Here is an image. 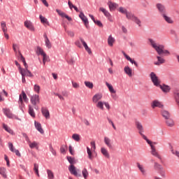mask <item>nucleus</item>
I'll use <instances>...</instances> for the list:
<instances>
[{"instance_id":"obj_1","label":"nucleus","mask_w":179,"mask_h":179,"mask_svg":"<svg viewBox=\"0 0 179 179\" xmlns=\"http://www.w3.org/2000/svg\"><path fill=\"white\" fill-rule=\"evenodd\" d=\"M135 126H136V130H137L138 134H140L141 136V137L145 141V142H147L148 144L150 145V148H151V151H150L151 155L152 156L157 157V159H159L160 160H162V156L160 155H159L155 146L152 145V141H150L148 138V137L145 134H143V133H145V128L143 127L142 123L139 121H136Z\"/></svg>"},{"instance_id":"obj_2","label":"nucleus","mask_w":179,"mask_h":179,"mask_svg":"<svg viewBox=\"0 0 179 179\" xmlns=\"http://www.w3.org/2000/svg\"><path fill=\"white\" fill-rule=\"evenodd\" d=\"M148 43L152 47V48L155 50L158 55H162V54H164L165 56H169L171 55L169 50H164V45L158 43L157 41L152 38H148Z\"/></svg>"},{"instance_id":"obj_3","label":"nucleus","mask_w":179,"mask_h":179,"mask_svg":"<svg viewBox=\"0 0 179 179\" xmlns=\"http://www.w3.org/2000/svg\"><path fill=\"white\" fill-rule=\"evenodd\" d=\"M150 78L153 83V85L155 87L159 86L161 84V80L158 78L157 75L155 74V72H151L150 74Z\"/></svg>"},{"instance_id":"obj_4","label":"nucleus","mask_w":179,"mask_h":179,"mask_svg":"<svg viewBox=\"0 0 179 179\" xmlns=\"http://www.w3.org/2000/svg\"><path fill=\"white\" fill-rule=\"evenodd\" d=\"M23 100L24 102H28V101H29L27 94L24 91H22V94L19 95L18 104H19L20 107L23 106Z\"/></svg>"},{"instance_id":"obj_5","label":"nucleus","mask_w":179,"mask_h":179,"mask_svg":"<svg viewBox=\"0 0 179 179\" xmlns=\"http://www.w3.org/2000/svg\"><path fill=\"white\" fill-rule=\"evenodd\" d=\"M31 102L32 105L34 106L35 110H38V106H36V104H38L40 103L39 96L37 94L33 95L31 98Z\"/></svg>"},{"instance_id":"obj_6","label":"nucleus","mask_w":179,"mask_h":179,"mask_svg":"<svg viewBox=\"0 0 179 179\" xmlns=\"http://www.w3.org/2000/svg\"><path fill=\"white\" fill-rule=\"evenodd\" d=\"M19 73H21L22 76H24V77L27 76L32 78L34 76L28 69H22L20 67Z\"/></svg>"},{"instance_id":"obj_7","label":"nucleus","mask_w":179,"mask_h":179,"mask_svg":"<svg viewBox=\"0 0 179 179\" xmlns=\"http://www.w3.org/2000/svg\"><path fill=\"white\" fill-rule=\"evenodd\" d=\"M157 87H159L162 91V92L165 94L169 93L171 90V87L166 84H162V85L159 84V85L157 86Z\"/></svg>"},{"instance_id":"obj_8","label":"nucleus","mask_w":179,"mask_h":179,"mask_svg":"<svg viewBox=\"0 0 179 179\" xmlns=\"http://www.w3.org/2000/svg\"><path fill=\"white\" fill-rule=\"evenodd\" d=\"M8 148L10 152H15L17 157H21V154H20V151L14 148L13 144L11 142L8 143Z\"/></svg>"},{"instance_id":"obj_9","label":"nucleus","mask_w":179,"mask_h":179,"mask_svg":"<svg viewBox=\"0 0 179 179\" xmlns=\"http://www.w3.org/2000/svg\"><path fill=\"white\" fill-rule=\"evenodd\" d=\"M152 108H163L164 105L162 102L159 101L158 100H154L152 101L151 103Z\"/></svg>"},{"instance_id":"obj_10","label":"nucleus","mask_w":179,"mask_h":179,"mask_svg":"<svg viewBox=\"0 0 179 179\" xmlns=\"http://www.w3.org/2000/svg\"><path fill=\"white\" fill-rule=\"evenodd\" d=\"M41 113L43 116L45 117L46 120L50 119V113L47 108L42 107Z\"/></svg>"},{"instance_id":"obj_11","label":"nucleus","mask_w":179,"mask_h":179,"mask_svg":"<svg viewBox=\"0 0 179 179\" xmlns=\"http://www.w3.org/2000/svg\"><path fill=\"white\" fill-rule=\"evenodd\" d=\"M99 10H101L104 14V16L108 17L110 22H113V17L110 15L108 11H107L104 8H99Z\"/></svg>"},{"instance_id":"obj_12","label":"nucleus","mask_w":179,"mask_h":179,"mask_svg":"<svg viewBox=\"0 0 179 179\" xmlns=\"http://www.w3.org/2000/svg\"><path fill=\"white\" fill-rule=\"evenodd\" d=\"M79 17L81 19V20L83 21V22L85 23V25L86 27V28L89 27V20L86 17V16L84 15V13L83 12H80L79 14Z\"/></svg>"},{"instance_id":"obj_13","label":"nucleus","mask_w":179,"mask_h":179,"mask_svg":"<svg viewBox=\"0 0 179 179\" xmlns=\"http://www.w3.org/2000/svg\"><path fill=\"white\" fill-rule=\"evenodd\" d=\"M3 113L10 119H14L15 117V116L10 112V110L7 108H3Z\"/></svg>"},{"instance_id":"obj_14","label":"nucleus","mask_w":179,"mask_h":179,"mask_svg":"<svg viewBox=\"0 0 179 179\" xmlns=\"http://www.w3.org/2000/svg\"><path fill=\"white\" fill-rule=\"evenodd\" d=\"M69 170L71 174L75 176L76 177H78V176H80L78 173V169H76V168L74 165H70Z\"/></svg>"},{"instance_id":"obj_15","label":"nucleus","mask_w":179,"mask_h":179,"mask_svg":"<svg viewBox=\"0 0 179 179\" xmlns=\"http://www.w3.org/2000/svg\"><path fill=\"white\" fill-rule=\"evenodd\" d=\"M24 27L28 29V30H31L32 31H35V27H34V25L32 24V22L29 20H26L24 22Z\"/></svg>"},{"instance_id":"obj_16","label":"nucleus","mask_w":179,"mask_h":179,"mask_svg":"<svg viewBox=\"0 0 179 179\" xmlns=\"http://www.w3.org/2000/svg\"><path fill=\"white\" fill-rule=\"evenodd\" d=\"M161 115L162 117H164L165 120L166 119H169L171 117V115L170 113V112L164 110V109H162L161 110Z\"/></svg>"},{"instance_id":"obj_17","label":"nucleus","mask_w":179,"mask_h":179,"mask_svg":"<svg viewBox=\"0 0 179 179\" xmlns=\"http://www.w3.org/2000/svg\"><path fill=\"white\" fill-rule=\"evenodd\" d=\"M157 8L159 10L161 15L166 13V8L164 4L157 3Z\"/></svg>"},{"instance_id":"obj_18","label":"nucleus","mask_w":179,"mask_h":179,"mask_svg":"<svg viewBox=\"0 0 179 179\" xmlns=\"http://www.w3.org/2000/svg\"><path fill=\"white\" fill-rule=\"evenodd\" d=\"M157 62H154V65L159 66L165 63V59L161 56H157Z\"/></svg>"},{"instance_id":"obj_19","label":"nucleus","mask_w":179,"mask_h":179,"mask_svg":"<svg viewBox=\"0 0 179 179\" xmlns=\"http://www.w3.org/2000/svg\"><path fill=\"white\" fill-rule=\"evenodd\" d=\"M103 97L102 94L101 93H97L96 94L93 98H92V101L94 103H98Z\"/></svg>"},{"instance_id":"obj_20","label":"nucleus","mask_w":179,"mask_h":179,"mask_svg":"<svg viewBox=\"0 0 179 179\" xmlns=\"http://www.w3.org/2000/svg\"><path fill=\"white\" fill-rule=\"evenodd\" d=\"M34 126H35V128H36V131H38L41 134H44V130H43V129L42 127L41 124H40L39 122L35 121L34 122Z\"/></svg>"},{"instance_id":"obj_21","label":"nucleus","mask_w":179,"mask_h":179,"mask_svg":"<svg viewBox=\"0 0 179 179\" xmlns=\"http://www.w3.org/2000/svg\"><path fill=\"white\" fill-rule=\"evenodd\" d=\"M104 143L105 145H106V146L108 147L109 149L113 148V143L111 142V140L107 136L104 137Z\"/></svg>"},{"instance_id":"obj_22","label":"nucleus","mask_w":179,"mask_h":179,"mask_svg":"<svg viewBox=\"0 0 179 179\" xmlns=\"http://www.w3.org/2000/svg\"><path fill=\"white\" fill-rule=\"evenodd\" d=\"M80 43L83 44V45H84L85 48V50L88 52L89 55L92 54V50H91V48H89V46H87L85 41H84L83 38H80Z\"/></svg>"},{"instance_id":"obj_23","label":"nucleus","mask_w":179,"mask_h":179,"mask_svg":"<svg viewBox=\"0 0 179 179\" xmlns=\"http://www.w3.org/2000/svg\"><path fill=\"white\" fill-rule=\"evenodd\" d=\"M108 5L109 6V9L110 11H114L115 9L118 8V4L113 2V1H109L108 3Z\"/></svg>"},{"instance_id":"obj_24","label":"nucleus","mask_w":179,"mask_h":179,"mask_svg":"<svg viewBox=\"0 0 179 179\" xmlns=\"http://www.w3.org/2000/svg\"><path fill=\"white\" fill-rule=\"evenodd\" d=\"M165 124L169 127H173L176 124V123L174 122V120L171 117L168 119H165Z\"/></svg>"},{"instance_id":"obj_25","label":"nucleus","mask_w":179,"mask_h":179,"mask_svg":"<svg viewBox=\"0 0 179 179\" xmlns=\"http://www.w3.org/2000/svg\"><path fill=\"white\" fill-rule=\"evenodd\" d=\"M56 12L57 13V14L59 15V16H62V17H65L67 19V20L69 21H71V18L70 17H69L65 13H64L63 11L57 9Z\"/></svg>"},{"instance_id":"obj_26","label":"nucleus","mask_w":179,"mask_h":179,"mask_svg":"<svg viewBox=\"0 0 179 179\" xmlns=\"http://www.w3.org/2000/svg\"><path fill=\"white\" fill-rule=\"evenodd\" d=\"M27 143H28V145H29V147L31 149H34V148H35L36 150L38 149V143L36 141L31 142L29 141H27Z\"/></svg>"},{"instance_id":"obj_27","label":"nucleus","mask_w":179,"mask_h":179,"mask_svg":"<svg viewBox=\"0 0 179 179\" xmlns=\"http://www.w3.org/2000/svg\"><path fill=\"white\" fill-rule=\"evenodd\" d=\"M137 167L138 170L141 171L142 175L144 176H146L147 173H146V170L145 169V167L143 166V165L140 164L139 163H137Z\"/></svg>"},{"instance_id":"obj_28","label":"nucleus","mask_w":179,"mask_h":179,"mask_svg":"<svg viewBox=\"0 0 179 179\" xmlns=\"http://www.w3.org/2000/svg\"><path fill=\"white\" fill-rule=\"evenodd\" d=\"M173 94L177 106L178 107H179V90H176V91H174Z\"/></svg>"},{"instance_id":"obj_29","label":"nucleus","mask_w":179,"mask_h":179,"mask_svg":"<svg viewBox=\"0 0 179 179\" xmlns=\"http://www.w3.org/2000/svg\"><path fill=\"white\" fill-rule=\"evenodd\" d=\"M96 103V106L97 108H99V110H105V108H104L105 102H102V101H99Z\"/></svg>"},{"instance_id":"obj_30","label":"nucleus","mask_w":179,"mask_h":179,"mask_svg":"<svg viewBox=\"0 0 179 179\" xmlns=\"http://www.w3.org/2000/svg\"><path fill=\"white\" fill-rule=\"evenodd\" d=\"M101 152L106 158H108V159L110 158V155H109L108 151L106 148H101Z\"/></svg>"},{"instance_id":"obj_31","label":"nucleus","mask_w":179,"mask_h":179,"mask_svg":"<svg viewBox=\"0 0 179 179\" xmlns=\"http://www.w3.org/2000/svg\"><path fill=\"white\" fill-rule=\"evenodd\" d=\"M162 17H164V20H165L166 22H168V23H169V24H173V21L172 18H171L170 17L167 16V15H166V13L162 15Z\"/></svg>"},{"instance_id":"obj_32","label":"nucleus","mask_w":179,"mask_h":179,"mask_svg":"<svg viewBox=\"0 0 179 179\" xmlns=\"http://www.w3.org/2000/svg\"><path fill=\"white\" fill-rule=\"evenodd\" d=\"M3 129L7 132H8L10 134L13 135V131L11 129L10 127L7 126L6 124H3Z\"/></svg>"},{"instance_id":"obj_33","label":"nucleus","mask_w":179,"mask_h":179,"mask_svg":"<svg viewBox=\"0 0 179 179\" xmlns=\"http://www.w3.org/2000/svg\"><path fill=\"white\" fill-rule=\"evenodd\" d=\"M67 161L71 164V166H74L76 164V160L75 158L71 157L70 156L66 157Z\"/></svg>"},{"instance_id":"obj_34","label":"nucleus","mask_w":179,"mask_h":179,"mask_svg":"<svg viewBox=\"0 0 179 179\" xmlns=\"http://www.w3.org/2000/svg\"><path fill=\"white\" fill-rule=\"evenodd\" d=\"M124 72L129 77L132 76V70L129 66H125Z\"/></svg>"},{"instance_id":"obj_35","label":"nucleus","mask_w":179,"mask_h":179,"mask_svg":"<svg viewBox=\"0 0 179 179\" xmlns=\"http://www.w3.org/2000/svg\"><path fill=\"white\" fill-rule=\"evenodd\" d=\"M45 45H46L47 48L48 49H51L52 48V43H51L50 39H48L47 36H45Z\"/></svg>"},{"instance_id":"obj_36","label":"nucleus","mask_w":179,"mask_h":179,"mask_svg":"<svg viewBox=\"0 0 179 179\" xmlns=\"http://www.w3.org/2000/svg\"><path fill=\"white\" fill-rule=\"evenodd\" d=\"M41 22L43 23V24H48L50 25V22H48V19L43 17L42 15L39 16Z\"/></svg>"},{"instance_id":"obj_37","label":"nucleus","mask_w":179,"mask_h":179,"mask_svg":"<svg viewBox=\"0 0 179 179\" xmlns=\"http://www.w3.org/2000/svg\"><path fill=\"white\" fill-rule=\"evenodd\" d=\"M28 113H29V115L32 117H36V113L34 112V109H33V108H32V106L31 105L29 106Z\"/></svg>"},{"instance_id":"obj_38","label":"nucleus","mask_w":179,"mask_h":179,"mask_svg":"<svg viewBox=\"0 0 179 179\" xmlns=\"http://www.w3.org/2000/svg\"><path fill=\"white\" fill-rule=\"evenodd\" d=\"M115 38L113 37V36L110 35L109 37H108V45L112 47L113 46V44L115 43Z\"/></svg>"},{"instance_id":"obj_39","label":"nucleus","mask_w":179,"mask_h":179,"mask_svg":"<svg viewBox=\"0 0 179 179\" xmlns=\"http://www.w3.org/2000/svg\"><path fill=\"white\" fill-rule=\"evenodd\" d=\"M36 54H38V55H41V56L46 55L43 49L40 47L36 48Z\"/></svg>"},{"instance_id":"obj_40","label":"nucleus","mask_w":179,"mask_h":179,"mask_svg":"<svg viewBox=\"0 0 179 179\" xmlns=\"http://www.w3.org/2000/svg\"><path fill=\"white\" fill-rule=\"evenodd\" d=\"M106 86L108 87L109 91L111 94H115L116 91L114 90L113 86L108 83H106Z\"/></svg>"},{"instance_id":"obj_41","label":"nucleus","mask_w":179,"mask_h":179,"mask_svg":"<svg viewBox=\"0 0 179 179\" xmlns=\"http://www.w3.org/2000/svg\"><path fill=\"white\" fill-rule=\"evenodd\" d=\"M0 174L3 178H7L6 169L5 168H0Z\"/></svg>"},{"instance_id":"obj_42","label":"nucleus","mask_w":179,"mask_h":179,"mask_svg":"<svg viewBox=\"0 0 179 179\" xmlns=\"http://www.w3.org/2000/svg\"><path fill=\"white\" fill-rule=\"evenodd\" d=\"M1 29L3 31V32H7L8 31V29H7V27H6V22L4 21H2L1 22Z\"/></svg>"},{"instance_id":"obj_43","label":"nucleus","mask_w":179,"mask_h":179,"mask_svg":"<svg viewBox=\"0 0 179 179\" xmlns=\"http://www.w3.org/2000/svg\"><path fill=\"white\" fill-rule=\"evenodd\" d=\"M43 57V66L45 65V63L50 62V57H48L46 54L42 55Z\"/></svg>"},{"instance_id":"obj_44","label":"nucleus","mask_w":179,"mask_h":179,"mask_svg":"<svg viewBox=\"0 0 179 179\" xmlns=\"http://www.w3.org/2000/svg\"><path fill=\"white\" fill-rule=\"evenodd\" d=\"M47 173H48V179H54L55 178L54 173L50 169L47 170Z\"/></svg>"},{"instance_id":"obj_45","label":"nucleus","mask_w":179,"mask_h":179,"mask_svg":"<svg viewBox=\"0 0 179 179\" xmlns=\"http://www.w3.org/2000/svg\"><path fill=\"white\" fill-rule=\"evenodd\" d=\"M82 175L85 179H87V177H89V171H87V170L86 169H84L82 170Z\"/></svg>"},{"instance_id":"obj_46","label":"nucleus","mask_w":179,"mask_h":179,"mask_svg":"<svg viewBox=\"0 0 179 179\" xmlns=\"http://www.w3.org/2000/svg\"><path fill=\"white\" fill-rule=\"evenodd\" d=\"M72 138L76 141V142H79L80 140V136L79 134H77L76 133H75L74 134L72 135Z\"/></svg>"},{"instance_id":"obj_47","label":"nucleus","mask_w":179,"mask_h":179,"mask_svg":"<svg viewBox=\"0 0 179 179\" xmlns=\"http://www.w3.org/2000/svg\"><path fill=\"white\" fill-rule=\"evenodd\" d=\"M154 168H155V169H157L158 171H161L163 169L162 166L157 162H154Z\"/></svg>"},{"instance_id":"obj_48","label":"nucleus","mask_w":179,"mask_h":179,"mask_svg":"<svg viewBox=\"0 0 179 179\" xmlns=\"http://www.w3.org/2000/svg\"><path fill=\"white\" fill-rule=\"evenodd\" d=\"M135 24L138 26V28L142 27V22L139 18L135 17Z\"/></svg>"},{"instance_id":"obj_49","label":"nucleus","mask_w":179,"mask_h":179,"mask_svg":"<svg viewBox=\"0 0 179 179\" xmlns=\"http://www.w3.org/2000/svg\"><path fill=\"white\" fill-rule=\"evenodd\" d=\"M85 85L86 87H88L90 90L93 89V87H94L93 83L90 81H85Z\"/></svg>"},{"instance_id":"obj_50","label":"nucleus","mask_w":179,"mask_h":179,"mask_svg":"<svg viewBox=\"0 0 179 179\" xmlns=\"http://www.w3.org/2000/svg\"><path fill=\"white\" fill-rule=\"evenodd\" d=\"M87 155H88V158L90 160H92L93 159V155H92V150L90 148H87Z\"/></svg>"},{"instance_id":"obj_51","label":"nucleus","mask_w":179,"mask_h":179,"mask_svg":"<svg viewBox=\"0 0 179 179\" xmlns=\"http://www.w3.org/2000/svg\"><path fill=\"white\" fill-rule=\"evenodd\" d=\"M34 171L35 172V173L36 174V176H38V177L39 176V173H38V164H34Z\"/></svg>"},{"instance_id":"obj_52","label":"nucleus","mask_w":179,"mask_h":179,"mask_svg":"<svg viewBox=\"0 0 179 179\" xmlns=\"http://www.w3.org/2000/svg\"><path fill=\"white\" fill-rule=\"evenodd\" d=\"M12 48H13V50L15 51V54H17V51L19 50V45L16 43H13Z\"/></svg>"},{"instance_id":"obj_53","label":"nucleus","mask_w":179,"mask_h":179,"mask_svg":"<svg viewBox=\"0 0 179 179\" xmlns=\"http://www.w3.org/2000/svg\"><path fill=\"white\" fill-rule=\"evenodd\" d=\"M171 152H172V154H173V155H176V156L178 157V159H179V151H178V150H174L173 148V147H171Z\"/></svg>"},{"instance_id":"obj_54","label":"nucleus","mask_w":179,"mask_h":179,"mask_svg":"<svg viewBox=\"0 0 179 179\" xmlns=\"http://www.w3.org/2000/svg\"><path fill=\"white\" fill-rule=\"evenodd\" d=\"M122 54H123V56L125 57L126 59L129 61L131 64H134V62L131 59V58L128 55H126L124 52H122Z\"/></svg>"},{"instance_id":"obj_55","label":"nucleus","mask_w":179,"mask_h":179,"mask_svg":"<svg viewBox=\"0 0 179 179\" xmlns=\"http://www.w3.org/2000/svg\"><path fill=\"white\" fill-rule=\"evenodd\" d=\"M40 89H41V87H40V86L38 85H37V84L34 85V90L35 92L39 94Z\"/></svg>"},{"instance_id":"obj_56","label":"nucleus","mask_w":179,"mask_h":179,"mask_svg":"<svg viewBox=\"0 0 179 179\" xmlns=\"http://www.w3.org/2000/svg\"><path fill=\"white\" fill-rule=\"evenodd\" d=\"M118 11L122 14H125V15L128 13V11L123 7H120V8L118 9Z\"/></svg>"},{"instance_id":"obj_57","label":"nucleus","mask_w":179,"mask_h":179,"mask_svg":"<svg viewBox=\"0 0 179 179\" xmlns=\"http://www.w3.org/2000/svg\"><path fill=\"white\" fill-rule=\"evenodd\" d=\"M90 145H91V150H92L93 152H94V150H95V149H96L95 142H94V141H91V142H90Z\"/></svg>"},{"instance_id":"obj_58","label":"nucleus","mask_w":179,"mask_h":179,"mask_svg":"<svg viewBox=\"0 0 179 179\" xmlns=\"http://www.w3.org/2000/svg\"><path fill=\"white\" fill-rule=\"evenodd\" d=\"M50 151L51 152L52 154H53V155L56 156V151L52 148V145H50Z\"/></svg>"},{"instance_id":"obj_59","label":"nucleus","mask_w":179,"mask_h":179,"mask_svg":"<svg viewBox=\"0 0 179 179\" xmlns=\"http://www.w3.org/2000/svg\"><path fill=\"white\" fill-rule=\"evenodd\" d=\"M96 24H97L99 27H103V24L101 22L100 20H94V22Z\"/></svg>"},{"instance_id":"obj_60","label":"nucleus","mask_w":179,"mask_h":179,"mask_svg":"<svg viewBox=\"0 0 179 179\" xmlns=\"http://www.w3.org/2000/svg\"><path fill=\"white\" fill-rule=\"evenodd\" d=\"M23 137L25 138L27 142H29V138L28 137L27 134L26 133H22Z\"/></svg>"},{"instance_id":"obj_61","label":"nucleus","mask_w":179,"mask_h":179,"mask_svg":"<svg viewBox=\"0 0 179 179\" xmlns=\"http://www.w3.org/2000/svg\"><path fill=\"white\" fill-rule=\"evenodd\" d=\"M72 86L73 88H76V89H78V87H80L79 84L75 82H72Z\"/></svg>"},{"instance_id":"obj_62","label":"nucleus","mask_w":179,"mask_h":179,"mask_svg":"<svg viewBox=\"0 0 179 179\" xmlns=\"http://www.w3.org/2000/svg\"><path fill=\"white\" fill-rule=\"evenodd\" d=\"M67 35H69V36H70V37H74L75 36L74 32L71 31H67Z\"/></svg>"},{"instance_id":"obj_63","label":"nucleus","mask_w":179,"mask_h":179,"mask_svg":"<svg viewBox=\"0 0 179 179\" xmlns=\"http://www.w3.org/2000/svg\"><path fill=\"white\" fill-rule=\"evenodd\" d=\"M126 16H127V18L129 20H131L133 17L132 14L129 12L127 13Z\"/></svg>"},{"instance_id":"obj_64","label":"nucleus","mask_w":179,"mask_h":179,"mask_svg":"<svg viewBox=\"0 0 179 179\" xmlns=\"http://www.w3.org/2000/svg\"><path fill=\"white\" fill-rule=\"evenodd\" d=\"M69 152H70L71 155H75L73 148H72L71 145L69 146Z\"/></svg>"}]
</instances>
